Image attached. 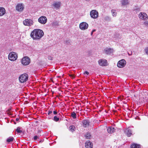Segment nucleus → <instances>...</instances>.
<instances>
[{
    "label": "nucleus",
    "mask_w": 148,
    "mask_h": 148,
    "mask_svg": "<svg viewBox=\"0 0 148 148\" xmlns=\"http://www.w3.org/2000/svg\"><path fill=\"white\" fill-rule=\"evenodd\" d=\"M38 138V137L37 135L35 136L34 137V139L35 140H37Z\"/></svg>",
    "instance_id": "nucleus-33"
},
{
    "label": "nucleus",
    "mask_w": 148,
    "mask_h": 148,
    "mask_svg": "<svg viewBox=\"0 0 148 148\" xmlns=\"http://www.w3.org/2000/svg\"><path fill=\"white\" fill-rule=\"evenodd\" d=\"M88 26V24L85 22H82L79 24V28L80 29L82 30L87 29Z\"/></svg>",
    "instance_id": "nucleus-11"
},
{
    "label": "nucleus",
    "mask_w": 148,
    "mask_h": 148,
    "mask_svg": "<svg viewBox=\"0 0 148 148\" xmlns=\"http://www.w3.org/2000/svg\"><path fill=\"white\" fill-rule=\"evenodd\" d=\"M69 76H70L72 79H73L75 77V76L73 75L69 74Z\"/></svg>",
    "instance_id": "nucleus-32"
},
{
    "label": "nucleus",
    "mask_w": 148,
    "mask_h": 148,
    "mask_svg": "<svg viewBox=\"0 0 148 148\" xmlns=\"http://www.w3.org/2000/svg\"><path fill=\"white\" fill-rule=\"evenodd\" d=\"M21 62L22 64L24 65H28L30 62V58L27 56L24 57L22 59Z\"/></svg>",
    "instance_id": "nucleus-5"
},
{
    "label": "nucleus",
    "mask_w": 148,
    "mask_h": 148,
    "mask_svg": "<svg viewBox=\"0 0 148 148\" xmlns=\"http://www.w3.org/2000/svg\"><path fill=\"white\" fill-rule=\"evenodd\" d=\"M85 136L86 139H89L91 137V135L90 133H87L85 135Z\"/></svg>",
    "instance_id": "nucleus-25"
},
{
    "label": "nucleus",
    "mask_w": 148,
    "mask_h": 148,
    "mask_svg": "<svg viewBox=\"0 0 148 148\" xmlns=\"http://www.w3.org/2000/svg\"><path fill=\"white\" fill-rule=\"evenodd\" d=\"M52 111H50L49 110L48 111V114L49 115H50L51 114H52Z\"/></svg>",
    "instance_id": "nucleus-36"
},
{
    "label": "nucleus",
    "mask_w": 148,
    "mask_h": 148,
    "mask_svg": "<svg viewBox=\"0 0 148 148\" xmlns=\"http://www.w3.org/2000/svg\"><path fill=\"white\" fill-rule=\"evenodd\" d=\"M18 120V119H17V118L16 119V121H17Z\"/></svg>",
    "instance_id": "nucleus-41"
},
{
    "label": "nucleus",
    "mask_w": 148,
    "mask_h": 148,
    "mask_svg": "<svg viewBox=\"0 0 148 148\" xmlns=\"http://www.w3.org/2000/svg\"><path fill=\"white\" fill-rule=\"evenodd\" d=\"M111 13L112 14V15L113 16H115L117 15V13L116 12V10H114L112 9L111 10Z\"/></svg>",
    "instance_id": "nucleus-24"
},
{
    "label": "nucleus",
    "mask_w": 148,
    "mask_h": 148,
    "mask_svg": "<svg viewBox=\"0 0 148 148\" xmlns=\"http://www.w3.org/2000/svg\"><path fill=\"white\" fill-rule=\"evenodd\" d=\"M144 24L145 26L148 27V21H146L144 22Z\"/></svg>",
    "instance_id": "nucleus-31"
},
{
    "label": "nucleus",
    "mask_w": 148,
    "mask_h": 148,
    "mask_svg": "<svg viewBox=\"0 0 148 148\" xmlns=\"http://www.w3.org/2000/svg\"><path fill=\"white\" fill-rule=\"evenodd\" d=\"M44 33L42 30L39 29H34L31 33V37L34 40L39 39L44 35Z\"/></svg>",
    "instance_id": "nucleus-1"
},
{
    "label": "nucleus",
    "mask_w": 148,
    "mask_h": 148,
    "mask_svg": "<svg viewBox=\"0 0 148 148\" xmlns=\"http://www.w3.org/2000/svg\"><path fill=\"white\" fill-rule=\"evenodd\" d=\"M28 76L27 74L25 73L21 75L19 77V80L21 83H24L27 81Z\"/></svg>",
    "instance_id": "nucleus-3"
},
{
    "label": "nucleus",
    "mask_w": 148,
    "mask_h": 148,
    "mask_svg": "<svg viewBox=\"0 0 148 148\" xmlns=\"http://www.w3.org/2000/svg\"><path fill=\"white\" fill-rule=\"evenodd\" d=\"M125 132L128 137H130L132 134V131L129 128L126 129L125 131Z\"/></svg>",
    "instance_id": "nucleus-17"
},
{
    "label": "nucleus",
    "mask_w": 148,
    "mask_h": 148,
    "mask_svg": "<svg viewBox=\"0 0 148 148\" xmlns=\"http://www.w3.org/2000/svg\"><path fill=\"white\" fill-rule=\"evenodd\" d=\"M59 118L56 116L54 117L53 120L55 121H58L59 120Z\"/></svg>",
    "instance_id": "nucleus-30"
},
{
    "label": "nucleus",
    "mask_w": 148,
    "mask_h": 148,
    "mask_svg": "<svg viewBox=\"0 0 148 148\" xmlns=\"http://www.w3.org/2000/svg\"><path fill=\"white\" fill-rule=\"evenodd\" d=\"M85 146L86 148H92L93 144L89 140H88L85 143Z\"/></svg>",
    "instance_id": "nucleus-16"
},
{
    "label": "nucleus",
    "mask_w": 148,
    "mask_h": 148,
    "mask_svg": "<svg viewBox=\"0 0 148 148\" xmlns=\"http://www.w3.org/2000/svg\"><path fill=\"white\" fill-rule=\"evenodd\" d=\"M145 51L147 53L148 55V47H147L145 49Z\"/></svg>",
    "instance_id": "nucleus-34"
},
{
    "label": "nucleus",
    "mask_w": 148,
    "mask_h": 148,
    "mask_svg": "<svg viewBox=\"0 0 148 148\" xmlns=\"http://www.w3.org/2000/svg\"><path fill=\"white\" fill-rule=\"evenodd\" d=\"M126 64V62L124 59H122L119 61L117 63V66L120 68H122L124 67Z\"/></svg>",
    "instance_id": "nucleus-6"
},
{
    "label": "nucleus",
    "mask_w": 148,
    "mask_h": 148,
    "mask_svg": "<svg viewBox=\"0 0 148 148\" xmlns=\"http://www.w3.org/2000/svg\"><path fill=\"white\" fill-rule=\"evenodd\" d=\"M14 138L12 137H10L8 138L6 140V141L8 143H10L13 140Z\"/></svg>",
    "instance_id": "nucleus-22"
},
{
    "label": "nucleus",
    "mask_w": 148,
    "mask_h": 148,
    "mask_svg": "<svg viewBox=\"0 0 148 148\" xmlns=\"http://www.w3.org/2000/svg\"><path fill=\"white\" fill-rule=\"evenodd\" d=\"M90 14L91 18L95 19L97 18L98 16V12L94 10H92L90 12Z\"/></svg>",
    "instance_id": "nucleus-8"
},
{
    "label": "nucleus",
    "mask_w": 148,
    "mask_h": 148,
    "mask_svg": "<svg viewBox=\"0 0 148 148\" xmlns=\"http://www.w3.org/2000/svg\"><path fill=\"white\" fill-rule=\"evenodd\" d=\"M121 2L123 5H127L129 3L128 0H121Z\"/></svg>",
    "instance_id": "nucleus-21"
},
{
    "label": "nucleus",
    "mask_w": 148,
    "mask_h": 148,
    "mask_svg": "<svg viewBox=\"0 0 148 148\" xmlns=\"http://www.w3.org/2000/svg\"><path fill=\"white\" fill-rule=\"evenodd\" d=\"M93 32H92L91 33V35L92 34Z\"/></svg>",
    "instance_id": "nucleus-40"
},
{
    "label": "nucleus",
    "mask_w": 148,
    "mask_h": 148,
    "mask_svg": "<svg viewBox=\"0 0 148 148\" xmlns=\"http://www.w3.org/2000/svg\"><path fill=\"white\" fill-rule=\"evenodd\" d=\"M17 54L14 52H11L8 55V59L11 61L16 60L17 58Z\"/></svg>",
    "instance_id": "nucleus-2"
},
{
    "label": "nucleus",
    "mask_w": 148,
    "mask_h": 148,
    "mask_svg": "<svg viewBox=\"0 0 148 148\" xmlns=\"http://www.w3.org/2000/svg\"><path fill=\"white\" fill-rule=\"evenodd\" d=\"M70 130L72 132L75 130V127L74 125H71L69 127Z\"/></svg>",
    "instance_id": "nucleus-23"
},
{
    "label": "nucleus",
    "mask_w": 148,
    "mask_h": 148,
    "mask_svg": "<svg viewBox=\"0 0 148 148\" xmlns=\"http://www.w3.org/2000/svg\"><path fill=\"white\" fill-rule=\"evenodd\" d=\"M140 145L136 143L133 144L131 146V148H140Z\"/></svg>",
    "instance_id": "nucleus-20"
},
{
    "label": "nucleus",
    "mask_w": 148,
    "mask_h": 148,
    "mask_svg": "<svg viewBox=\"0 0 148 148\" xmlns=\"http://www.w3.org/2000/svg\"><path fill=\"white\" fill-rule=\"evenodd\" d=\"M5 9L3 7H0V16H3L5 13Z\"/></svg>",
    "instance_id": "nucleus-19"
},
{
    "label": "nucleus",
    "mask_w": 148,
    "mask_h": 148,
    "mask_svg": "<svg viewBox=\"0 0 148 148\" xmlns=\"http://www.w3.org/2000/svg\"><path fill=\"white\" fill-rule=\"evenodd\" d=\"M84 74H86L87 75H88L89 74V72H88L87 71H85L84 73Z\"/></svg>",
    "instance_id": "nucleus-37"
},
{
    "label": "nucleus",
    "mask_w": 148,
    "mask_h": 148,
    "mask_svg": "<svg viewBox=\"0 0 148 148\" xmlns=\"http://www.w3.org/2000/svg\"><path fill=\"white\" fill-rule=\"evenodd\" d=\"M48 59L49 60H53V58L51 56H49L48 57Z\"/></svg>",
    "instance_id": "nucleus-35"
},
{
    "label": "nucleus",
    "mask_w": 148,
    "mask_h": 148,
    "mask_svg": "<svg viewBox=\"0 0 148 148\" xmlns=\"http://www.w3.org/2000/svg\"><path fill=\"white\" fill-rule=\"evenodd\" d=\"M61 5V2L60 1H55L52 4L53 8L56 9H59L60 8Z\"/></svg>",
    "instance_id": "nucleus-12"
},
{
    "label": "nucleus",
    "mask_w": 148,
    "mask_h": 148,
    "mask_svg": "<svg viewBox=\"0 0 148 148\" xmlns=\"http://www.w3.org/2000/svg\"><path fill=\"white\" fill-rule=\"evenodd\" d=\"M71 116L74 119H76V113L74 111L72 112Z\"/></svg>",
    "instance_id": "nucleus-26"
},
{
    "label": "nucleus",
    "mask_w": 148,
    "mask_h": 148,
    "mask_svg": "<svg viewBox=\"0 0 148 148\" xmlns=\"http://www.w3.org/2000/svg\"><path fill=\"white\" fill-rule=\"evenodd\" d=\"M95 30L94 29V30H92V32H95Z\"/></svg>",
    "instance_id": "nucleus-39"
},
{
    "label": "nucleus",
    "mask_w": 148,
    "mask_h": 148,
    "mask_svg": "<svg viewBox=\"0 0 148 148\" xmlns=\"http://www.w3.org/2000/svg\"><path fill=\"white\" fill-rule=\"evenodd\" d=\"M114 51L112 48L106 47L105 48L103 51V53L106 54H110Z\"/></svg>",
    "instance_id": "nucleus-9"
},
{
    "label": "nucleus",
    "mask_w": 148,
    "mask_h": 148,
    "mask_svg": "<svg viewBox=\"0 0 148 148\" xmlns=\"http://www.w3.org/2000/svg\"><path fill=\"white\" fill-rule=\"evenodd\" d=\"M1 90H0V93H1Z\"/></svg>",
    "instance_id": "nucleus-42"
},
{
    "label": "nucleus",
    "mask_w": 148,
    "mask_h": 148,
    "mask_svg": "<svg viewBox=\"0 0 148 148\" xmlns=\"http://www.w3.org/2000/svg\"><path fill=\"white\" fill-rule=\"evenodd\" d=\"M24 7L22 4H19L16 6V10L18 11H22L24 9Z\"/></svg>",
    "instance_id": "nucleus-15"
},
{
    "label": "nucleus",
    "mask_w": 148,
    "mask_h": 148,
    "mask_svg": "<svg viewBox=\"0 0 148 148\" xmlns=\"http://www.w3.org/2000/svg\"><path fill=\"white\" fill-rule=\"evenodd\" d=\"M104 19L107 21H110L111 20V18L108 16H106L104 17Z\"/></svg>",
    "instance_id": "nucleus-27"
},
{
    "label": "nucleus",
    "mask_w": 148,
    "mask_h": 148,
    "mask_svg": "<svg viewBox=\"0 0 148 148\" xmlns=\"http://www.w3.org/2000/svg\"><path fill=\"white\" fill-rule=\"evenodd\" d=\"M53 114H55V115H56V114H57V112H56V111H54L53 112Z\"/></svg>",
    "instance_id": "nucleus-38"
},
{
    "label": "nucleus",
    "mask_w": 148,
    "mask_h": 148,
    "mask_svg": "<svg viewBox=\"0 0 148 148\" xmlns=\"http://www.w3.org/2000/svg\"><path fill=\"white\" fill-rule=\"evenodd\" d=\"M38 21L42 24H45L47 21V18L45 16H41L38 19Z\"/></svg>",
    "instance_id": "nucleus-10"
},
{
    "label": "nucleus",
    "mask_w": 148,
    "mask_h": 148,
    "mask_svg": "<svg viewBox=\"0 0 148 148\" xmlns=\"http://www.w3.org/2000/svg\"><path fill=\"white\" fill-rule=\"evenodd\" d=\"M115 129L114 127L111 126L109 127L107 129V131L109 133H112L115 131Z\"/></svg>",
    "instance_id": "nucleus-18"
},
{
    "label": "nucleus",
    "mask_w": 148,
    "mask_h": 148,
    "mask_svg": "<svg viewBox=\"0 0 148 148\" xmlns=\"http://www.w3.org/2000/svg\"><path fill=\"white\" fill-rule=\"evenodd\" d=\"M21 128L18 127L17 128V129L16 130V131L18 133H20L22 132V130H20Z\"/></svg>",
    "instance_id": "nucleus-28"
},
{
    "label": "nucleus",
    "mask_w": 148,
    "mask_h": 148,
    "mask_svg": "<svg viewBox=\"0 0 148 148\" xmlns=\"http://www.w3.org/2000/svg\"><path fill=\"white\" fill-rule=\"evenodd\" d=\"M99 64L102 66H105L107 65V62L106 60L100 59L98 61Z\"/></svg>",
    "instance_id": "nucleus-13"
},
{
    "label": "nucleus",
    "mask_w": 148,
    "mask_h": 148,
    "mask_svg": "<svg viewBox=\"0 0 148 148\" xmlns=\"http://www.w3.org/2000/svg\"><path fill=\"white\" fill-rule=\"evenodd\" d=\"M138 17L140 19L144 21L147 20L148 18L147 14L144 12H140L138 15Z\"/></svg>",
    "instance_id": "nucleus-4"
},
{
    "label": "nucleus",
    "mask_w": 148,
    "mask_h": 148,
    "mask_svg": "<svg viewBox=\"0 0 148 148\" xmlns=\"http://www.w3.org/2000/svg\"><path fill=\"white\" fill-rule=\"evenodd\" d=\"M82 123L83 126L84 127H86L90 125V122L88 120L85 119L82 121Z\"/></svg>",
    "instance_id": "nucleus-14"
},
{
    "label": "nucleus",
    "mask_w": 148,
    "mask_h": 148,
    "mask_svg": "<svg viewBox=\"0 0 148 148\" xmlns=\"http://www.w3.org/2000/svg\"><path fill=\"white\" fill-rule=\"evenodd\" d=\"M52 25L53 26H58L59 25L58 22L57 21H54L52 23Z\"/></svg>",
    "instance_id": "nucleus-29"
},
{
    "label": "nucleus",
    "mask_w": 148,
    "mask_h": 148,
    "mask_svg": "<svg viewBox=\"0 0 148 148\" xmlns=\"http://www.w3.org/2000/svg\"><path fill=\"white\" fill-rule=\"evenodd\" d=\"M33 23V21L30 19H26L23 22V23L24 25L28 26H30L32 25Z\"/></svg>",
    "instance_id": "nucleus-7"
}]
</instances>
